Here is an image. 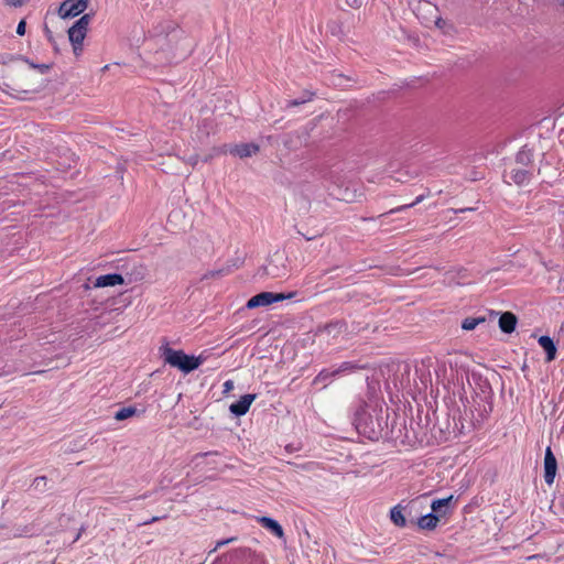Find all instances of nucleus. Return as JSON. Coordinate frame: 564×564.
Instances as JSON below:
<instances>
[{
	"label": "nucleus",
	"instance_id": "f03ea898",
	"mask_svg": "<svg viewBox=\"0 0 564 564\" xmlns=\"http://www.w3.org/2000/svg\"><path fill=\"white\" fill-rule=\"evenodd\" d=\"M91 21L90 14L82 15L67 31L69 42L73 46L75 55H79L83 51V42L87 35L88 26Z\"/></svg>",
	"mask_w": 564,
	"mask_h": 564
},
{
	"label": "nucleus",
	"instance_id": "393cba45",
	"mask_svg": "<svg viewBox=\"0 0 564 564\" xmlns=\"http://www.w3.org/2000/svg\"><path fill=\"white\" fill-rule=\"evenodd\" d=\"M357 369V366L351 362H343L337 369H335L336 375L345 371H350Z\"/></svg>",
	"mask_w": 564,
	"mask_h": 564
},
{
	"label": "nucleus",
	"instance_id": "bb28decb",
	"mask_svg": "<svg viewBox=\"0 0 564 564\" xmlns=\"http://www.w3.org/2000/svg\"><path fill=\"white\" fill-rule=\"evenodd\" d=\"M26 23L24 20H21L17 26V34L23 36L25 34Z\"/></svg>",
	"mask_w": 564,
	"mask_h": 564
},
{
	"label": "nucleus",
	"instance_id": "473e14b6",
	"mask_svg": "<svg viewBox=\"0 0 564 564\" xmlns=\"http://www.w3.org/2000/svg\"><path fill=\"white\" fill-rule=\"evenodd\" d=\"M160 519H161L160 517H153L151 520L145 521V522H144V524H150V523L156 522V521H159Z\"/></svg>",
	"mask_w": 564,
	"mask_h": 564
},
{
	"label": "nucleus",
	"instance_id": "a211bd4d",
	"mask_svg": "<svg viewBox=\"0 0 564 564\" xmlns=\"http://www.w3.org/2000/svg\"><path fill=\"white\" fill-rule=\"evenodd\" d=\"M424 198H425V196H424V195H420V196H417V197H416L412 203H410V204H405V205H401V206L395 207V208H392V209H390L388 213L381 214L379 217H384V216H387V215H389V214H395V213H400V212H402V210H405V209H408V208H411V207H413V206H415V205L420 204Z\"/></svg>",
	"mask_w": 564,
	"mask_h": 564
},
{
	"label": "nucleus",
	"instance_id": "f8f14e48",
	"mask_svg": "<svg viewBox=\"0 0 564 564\" xmlns=\"http://www.w3.org/2000/svg\"><path fill=\"white\" fill-rule=\"evenodd\" d=\"M440 519L441 517L432 511L419 518L417 525L422 530H434L438 525Z\"/></svg>",
	"mask_w": 564,
	"mask_h": 564
},
{
	"label": "nucleus",
	"instance_id": "c9c22d12",
	"mask_svg": "<svg viewBox=\"0 0 564 564\" xmlns=\"http://www.w3.org/2000/svg\"><path fill=\"white\" fill-rule=\"evenodd\" d=\"M79 536H80V532L76 535L74 542L77 541L79 539Z\"/></svg>",
	"mask_w": 564,
	"mask_h": 564
},
{
	"label": "nucleus",
	"instance_id": "4be33fe9",
	"mask_svg": "<svg viewBox=\"0 0 564 564\" xmlns=\"http://www.w3.org/2000/svg\"><path fill=\"white\" fill-rule=\"evenodd\" d=\"M314 94H308L307 95V98H299V99H293V100H288L286 102V107H296V106H300V105H303L310 100H312Z\"/></svg>",
	"mask_w": 564,
	"mask_h": 564
},
{
	"label": "nucleus",
	"instance_id": "f704fd0d",
	"mask_svg": "<svg viewBox=\"0 0 564 564\" xmlns=\"http://www.w3.org/2000/svg\"><path fill=\"white\" fill-rule=\"evenodd\" d=\"M218 274H220V271H216V272H212V273H210V275H213V276H214V275H218Z\"/></svg>",
	"mask_w": 564,
	"mask_h": 564
},
{
	"label": "nucleus",
	"instance_id": "7c9ffc66",
	"mask_svg": "<svg viewBox=\"0 0 564 564\" xmlns=\"http://www.w3.org/2000/svg\"><path fill=\"white\" fill-rule=\"evenodd\" d=\"M208 453H204V454H197L195 457H194V462H196V465H198L199 463L197 460L204 458L205 456H207Z\"/></svg>",
	"mask_w": 564,
	"mask_h": 564
},
{
	"label": "nucleus",
	"instance_id": "9d476101",
	"mask_svg": "<svg viewBox=\"0 0 564 564\" xmlns=\"http://www.w3.org/2000/svg\"><path fill=\"white\" fill-rule=\"evenodd\" d=\"M454 496L451 495L447 498L436 499L431 503V509L437 516L445 517L448 513L449 503L453 501Z\"/></svg>",
	"mask_w": 564,
	"mask_h": 564
},
{
	"label": "nucleus",
	"instance_id": "a878e982",
	"mask_svg": "<svg viewBox=\"0 0 564 564\" xmlns=\"http://www.w3.org/2000/svg\"><path fill=\"white\" fill-rule=\"evenodd\" d=\"M530 155H531V154H530V152H529V151H525V150L520 151V152L518 153V155H517V161H518V162H522V163H524V162H527V161H529V160H530Z\"/></svg>",
	"mask_w": 564,
	"mask_h": 564
},
{
	"label": "nucleus",
	"instance_id": "dca6fc26",
	"mask_svg": "<svg viewBox=\"0 0 564 564\" xmlns=\"http://www.w3.org/2000/svg\"><path fill=\"white\" fill-rule=\"evenodd\" d=\"M390 518H391V521L400 527V528H403L406 525V520L403 516V512H402V508L400 506H395L391 509L390 511Z\"/></svg>",
	"mask_w": 564,
	"mask_h": 564
},
{
	"label": "nucleus",
	"instance_id": "5701e85b",
	"mask_svg": "<svg viewBox=\"0 0 564 564\" xmlns=\"http://www.w3.org/2000/svg\"><path fill=\"white\" fill-rule=\"evenodd\" d=\"M46 482H47V479L45 476H40V477H36L34 480H33V487L37 490H43L46 486Z\"/></svg>",
	"mask_w": 564,
	"mask_h": 564
},
{
	"label": "nucleus",
	"instance_id": "2f4dec72",
	"mask_svg": "<svg viewBox=\"0 0 564 564\" xmlns=\"http://www.w3.org/2000/svg\"><path fill=\"white\" fill-rule=\"evenodd\" d=\"M347 2L350 6H354V7H359L360 6V0H347Z\"/></svg>",
	"mask_w": 564,
	"mask_h": 564
},
{
	"label": "nucleus",
	"instance_id": "2eb2a0df",
	"mask_svg": "<svg viewBox=\"0 0 564 564\" xmlns=\"http://www.w3.org/2000/svg\"><path fill=\"white\" fill-rule=\"evenodd\" d=\"M421 11L430 14V15H433L437 9L434 4H432L430 1H425V0H419L417 1V6H413V12L420 17L421 14Z\"/></svg>",
	"mask_w": 564,
	"mask_h": 564
},
{
	"label": "nucleus",
	"instance_id": "72a5a7b5",
	"mask_svg": "<svg viewBox=\"0 0 564 564\" xmlns=\"http://www.w3.org/2000/svg\"><path fill=\"white\" fill-rule=\"evenodd\" d=\"M312 94L311 91H305L301 98H307V95Z\"/></svg>",
	"mask_w": 564,
	"mask_h": 564
},
{
	"label": "nucleus",
	"instance_id": "c756f323",
	"mask_svg": "<svg viewBox=\"0 0 564 564\" xmlns=\"http://www.w3.org/2000/svg\"><path fill=\"white\" fill-rule=\"evenodd\" d=\"M224 388H225V391H230L234 389V382L231 380H227L225 383H224Z\"/></svg>",
	"mask_w": 564,
	"mask_h": 564
},
{
	"label": "nucleus",
	"instance_id": "423d86ee",
	"mask_svg": "<svg viewBox=\"0 0 564 564\" xmlns=\"http://www.w3.org/2000/svg\"><path fill=\"white\" fill-rule=\"evenodd\" d=\"M256 394L250 393L240 397V399L237 402L230 404V412L236 416L245 415L248 412L251 403L256 400Z\"/></svg>",
	"mask_w": 564,
	"mask_h": 564
},
{
	"label": "nucleus",
	"instance_id": "9b49d317",
	"mask_svg": "<svg viewBox=\"0 0 564 564\" xmlns=\"http://www.w3.org/2000/svg\"><path fill=\"white\" fill-rule=\"evenodd\" d=\"M258 522L263 528L271 531L275 536L283 538V535H284L283 529H282L281 524L278 521H275L274 519L269 518V517H260V518H258Z\"/></svg>",
	"mask_w": 564,
	"mask_h": 564
},
{
	"label": "nucleus",
	"instance_id": "aec40b11",
	"mask_svg": "<svg viewBox=\"0 0 564 564\" xmlns=\"http://www.w3.org/2000/svg\"><path fill=\"white\" fill-rule=\"evenodd\" d=\"M336 376V371L335 370H329V369H324L322 370L317 376L316 378L314 379V383L315 384H319V383H323L324 387L326 386V381L330 378H334Z\"/></svg>",
	"mask_w": 564,
	"mask_h": 564
},
{
	"label": "nucleus",
	"instance_id": "0eeeda50",
	"mask_svg": "<svg viewBox=\"0 0 564 564\" xmlns=\"http://www.w3.org/2000/svg\"><path fill=\"white\" fill-rule=\"evenodd\" d=\"M123 283V278L118 273L100 275L95 281V288L115 286Z\"/></svg>",
	"mask_w": 564,
	"mask_h": 564
},
{
	"label": "nucleus",
	"instance_id": "b1692460",
	"mask_svg": "<svg viewBox=\"0 0 564 564\" xmlns=\"http://www.w3.org/2000/svg\"><path fill=\"white\" fill-rule=\"evenodd\" d=\"M25 62L34 69H37L41 74H45L50 69V65L47 64H34L33 62H30L29 59H25Z\"/></svg>",
	"mask_w": 564,
	"mask_h": 564
},
{
	"label": "nucleus",
	"instance_id": "6ab92c4d",
	"mask_svg": "<svg viewBox=\"0 0 564 564\" xmlns=\"http://www.w3.org/2000/svg\"><path fill=\"white\" fill-rule=\"evenodd\" d=\"M485 317H467L462 323V328L465 330H473L475 329L479 324L485 323Z\"/></svg>",
	"mask_w": 564,
	"mask_h": 564
},
{
	"label": "nucleus",
	"instance_id": "39448f33",
	"mask_svg": "<svg viewBox=\"0 0 564 564\" xmlns=\"http://www.w3.org/2000/svg\"><path fill=\"white\" fill-rule=\"evenodd\" d=\"M556 470V458L553 455L551 447H547L544 456V480L547 485H552L554 482Z\"/></svg>",
	"mask_w": 564,
	"mask_h": 564
},
{
	"label": "nucleus",
	"instance_id": "f257e3e1",
	"mask_svg": "<svg viewBox=\"0 0 564 564\" xmlns=\"http://www.w3.org/2000/svg\"><path fill=\"white\" fill-rule=\"evenodd\" d=\"M164 361L170 366L189 373L202 365V359L195 356H188L183 350H175L170 347L163 348Z\"/></svg>",
	"mask_w": 564,
	"mask_h": 564
},
{
	"label": "nucleus",
	"instance_id": "1a4fd4ad",
	"mask_svg": "<svg viewBox=\"0 0 564 564\" xmlns=\"http://www.w3.org/2000/svg\"><path fill=\"white\" fill-rule=\"evenodd\" d=\"M517 322V316L513 313L505 312L499 318V327L503 333L510 334L516 329Z\"/></svg>",
	"mask_w": 564,
	"mask_h": 564
},
{
	"label": "nucleus",
	"instance_id": "20e7f679",
	"mask_svg": "<svg viewBox=\"0 0 564 564\" xmlns=\"http://www.w3.org/2000/svg\"><path fill=\"white\" fill-rule=\"evenodd\" d=\"M290 296L291 295H285L283 293L262 292L249 299L246 306L250 310L260 306H268L272 303L283 301Z\"/></svg>",
	"mask_w": 564,
	"mask_h": 564
},
{
	"label": "nucleus",
	"instance_id": "c85d7f7f",
	"mask_svg": "<svg viewBox=\"0 0 564 564\" xmlns=\"http://www.w3.org/2000/svg\"><path fill=\"white\" fill-rule=\"evenodd\" d=\"M235 540H236V538H230V539H227V540L218 541V542L216 543L215 550H217L218 547H221L223 545H226V544H228L229 542H232V541H235Z\"/></svg>",
	"mask_w": 564,
	"mask_h": 564
},
{
	"label": "nucleus",
	"instance_id": "7ed1b4c3",
	"mask_svg": "<svg viewBox=\"0 0 564 564\" xmlns=\"http://www.w3.org/2000/svg\"><path fill=\"white\" fill-rule=\"evenodd\" d=\"M89 0H65L58 8V15L62 19H70L83 13L88 7Z\"/></svg>",
	"mask_w": 564,
	"mask_h": 564
},
{
	"label": "nucleus",
	"instance_id": "4468645a",
	"mask_svg": "<svg viewBox=\"0 0 564 564\" xmlns=\"http://www.w3.org/2000/svg\"><path fill=\"white\" fill-rule=\"evenodd\" d=\"M346 330V327H345V324L340 323V322H335V323H330L328 324L324 330L322 332V336H325V337H332V338H337L339 335L344 334Z\"/></svg>",
	"mask_w": 564,
	"mask_h": 564
},
{
	"label": "nucleus",
	"instance_id": "cd10ccee",
	"mask_svg": "<svg viewBox=\"0 0 564 564\" xmlns=\"http://www.w3.org/2000/svg\"><path fill=\"white\" fill-rule=\"evenodd\" d=\"M44 34L50 43L55 44L53 32L47 26L44 28Z\"/></svg>",
	"mask_w": 564,
	"mask_h": 564
},
{
	"label": "nucleus",
	"instance_id": "ddd939ff",
	"mask_svg": "<svg viewBox=\"0 0 564 564\" xmlns=\"http://www.w3.org/2000/svg\"><path fill=\"white\" fill-rule=\"evenodd\" d=\"M538 341H539V345L546 352V360L547 361L554 360L555 356H556V347L554 345L553 339L549 336H541Z\"/></svg>",
	"mask_w": 564,
	"mask_h": 564
},
{
	"label": "nucleus",
	"instance_id": "6e6552de",
	"mask_svg": "<svg viewBox=\"0 0 564 564\" xmlns=\"http://www.w3.org/2000/svg\"><path fill=\"white\" fill-rule=\"evenodd\" d=\"M258 151H259V147L254 143H241V144L235 145L230 150V153L243 159V158L252 156Z\"/></svg>",
	"mask_w": 564,
	"mask_h": 564
},
{
	"label": "nucleus",
	"instance_id": "f3484780",
	"mask_svg": "<svg viewBox=\"0 0 564 564\" xmlns=\"http://www.w3.org/2000/svg\"><path fill=\"white\" fill-rule=\"evenodd\" d=\"M137 414V409L133 408V406H126V408H121L119 409L116 413H115V419L117 421H123V420H127L129 417H132Z\"/></svg>",
	"mask_w": 564,
	"mask_h": 564
},
{
	"label": "nucleus",
	"instance_id": "412c9836",
	"mask_svg": "<svg viewBox=\"0 0 564 564\" xmlns=\"http://www.w3.org/2000/svg\"><path fill=\"white\" fill-rule=\"evenodd\" d=\"M511 180L518 184V185H522L524 183H527L528 181V172L524 171V170H513L511 172Z\"/></svg>",
	"mask_w": 564,
	"mask_h": 564
}]
</instances>
